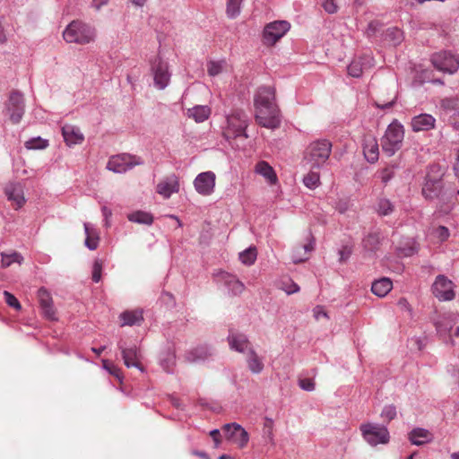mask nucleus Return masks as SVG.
Masks as SVG:
<instances>
[{
	"instance_id": "f257e3e1",
	"label": "nucleus",
	"mask_w": 459,
	"mask_h": 459,
	"mask_svg": "<svg viewBox=\"0 0 459 459\" xmlns=\"http://www.w3.org/2000/svg\"><path fill=\"white\" fill-rule=\"evenodd\" d=\"M444 175V169L440 165L433 164L429 166L421 190L425 199L434 200L444 197L446 195L443 183Z\"/></svg>"
},
{
	"instance_id": "f03ea898",
	"label": "nucleus",
	"mask_w": 459,
	"mask_h": 459,
	"mask_svg": "<svg viewBox=\"0 0 459 459\" xmlns=\"http://www.w3.org/2000/svg\"><path fill=\"white\" fill-rule=\"evenodd\" d=\"M95 37V29L81 21L71 22L63 31V38L67 43L85 45L94 41Z\"/></svg>"
},
{
	"instance_id": "7ed1b4c3",
	"label": "nucleus",
	"mask_w": 459,
	"mask_h": 459,
	"mask_svg": "<svg viewBox=\"0 0 459 459\" xmlns=\"http://www.w3.org/2000/svg\"><path fill=\"white\" fill-rule=\"evenodd\" d=\"M403 139L404 127L397 119H394L381 139L383 152L389 157L393 156L402 148Z\"/></svg>"
},
{
	"instance_id": "20e7f679",
	"label": "nucleus",
	"mask_w": 459,
	"mask_h": 459,
	"mask_svg": "<svg viewBox=\"0 0 459 459\" xmlns=\"http://www.w3.org/2000/svg\"><path fill=\"white\" fill-rule=\"evenodd\" d=\"M332 152V143L326 139L312 142L307 147L304 160L312 168L319 169L329 159Z\"/></svg>"
},
{
	"instance_id": "39448f33",
	"label": "nucleus",
	"mask_w": 459,
	"mask_h": 459,
	"mask_svg": "<svg viewBox=\"0 0 459 459\" xmlns=\"http://www.w3.org/2000/svg\"><path fill=\"white\" fill-rule=\"evenodd\" d=\"M248 125L249 117L247 114L242 109H234L227 116V126L224 131V135L227 138H237L241 136L247 138L248 135L246 133V130Z\"/></svg>"
},
{
	"instance_id": "423d86ee",
	"label": "nucleus",
	"mask_w": 459,
	"mask_h": 459,
	"mask_svg": "<svg viewBox=\"0 0 459 459\" xmlns=\"http://www.w3.org/2000/svg\"><path fill=\"white\" fill-rule=\"evenodd\" d=\"M151 72L153 77L154 87L160 91L166 89L171 78L169 63L157 56L151 62Z\"/></svg>"
},
{
	"instance_id": "0eeeda50",
	"label": "nucleus",
	"mask_w": 459,
	"mask_h": 459,
	"mask_svg": "<svg viewBox=\"0 0 459 459\" xmlns=\"http://www.w3.org/2000/svg\"><path fill=\"white\" fill-rule=\"evenodd\" d=\"M360 431L364 439L372 446L389 442V432L386 427L376 424L366 423L360 426Z\"/></svg>"
},
{
	"instance_id": "6e6552de",
	"label": "nucleus",
	"mask_w": 459,
	"mask_h": 459,
	"mask_svg": "<svg viewBox=\"0 0 459 459\" xmlns=\"http://www.w3.org/2000/svg\"><path fill=\"white\" fill-rule=\"evenodd\" d=\"M143 164V160L142 158L135 155L123 153L112 156L107 163V169L115 173L122 174L133 169L136 165Z\"/></svg>"
},
{
	"instance_id": "1a4fd4ad",
	"label": "nucleus",
	"mask_w": 459,
	"mask_h": 459,
	"mask_svg": "<svg viewBox=\"0 0 459 459\" xmlns=\"http://www.w3.org/2000/svg\"><path fill=\"white\" fill-rule=\"evenodd\" d=\"M255 119L258 125L269 129L281 126V115L278 106L265 107L255 111Z\"/></svg>"
},
{
	"instance_id": "9d476101",
	"label": "nucleus",
	"mask_w": 459,
	"mask_h": 459,
	"mask_svg": "<svg viewBox=\"0 0 459 459\" xmlns=\"http://www.w3.org/2000/svg\"><path fill=\"white\" fill-rule=\"evenodd\" d=\"M431 62L437 70L444 73L454 74L459 68V57L448 51L434 54Z\"/></svg>"
},
{
	"instance_id": "9b49d317",
	"label": "nucleus",
	"mask_w": 459,
	"mask_h": 459,
	"mask_svg": "<svg viewBox=\"0 0 459 459\" xmlns=\"http://www.w3.org/2000/svg\"><path fill=\"white\" fill-rule=\"evenodd\" d=\"M117 347L121 351L122 359L126 367H134L138 368L141 372L144 371L143 367L140 363L142 354L135 344L128 345L125 341L120 340L117 342Z\"/></svg>"
},
{
	"instance_id": "f8f14e48",
	"label": "nucleus",
	"mask_w": 459,
	"mask_h": 459,
	"mask_svg": "<svg viewBox=\"0 0 459 459\" xmlns=\"http://www.w3.org/2000/svg\"><path fill=\"white\" fill-rule=\"evenodd\" d=\"M25 103L23 95L19 91H13L6 103V111L10 120L13 124H18L24 114Z\"/></svg>"
},
{
	"instance_id": "ddd939ff",
	"label": "nucleus",
	"mask_w": 459,
	"mask_h": 459,
	"mask_svg": "<svg viewBox=\"0 0 459 459\" xmlns=\"http://www.w3.org/2000/svg\"><path fill=\"white\" fill-rule=\"evenodd\" d=\"M290 28V24L287 21H274L268 23L264 29V39L265 44H275L289 31Z\"/></svg>"
},
{
	"instance_id": "4468645a",
	"label": "nucleus",
	"mask_w": 459,
	"mask_h": 459,
	"mask_svg": "<svg viewBox=\"0 0 459 459\" xmlns=\"http://www.w3.org/2000/svg\"><path fill=\"white\" fill-rule=\"evenodd\" d=\"M432 292L441 301L452 300L455 296L453 282L445 275L437 276L432 285Z\"/></svg>"
},
{
	"instance_id": "2eb2a0df",
	"label": "nucleus",
	"mask_w": 459,
	"mask_h": 459,
	"mask_svg": "<svg viewBox=\"0 0 459 459\" xmlns=\"http://www.w3.org/2000/svg\"><path fill=\"white\" fill-rule=\"evenodd\" d=\"M222 431L228 440L237 444L239 447L246 446L249 440L248 433L238 423H227L223 425Z\"/></svg>"
},
{
	"instance_id": "dca6fc26",
	"label": "nucleus",
	"mask_w": 459,
	"mask_h": 459,
	"mask_svg": "<svg viewBox=\"0 0 459 459\" xmlns=\"http://www.w3.org/2000/svg\"><path fill=\"white\" fill-rule=\"evenodd\" d=\"M213 276L215 278V281L218 283L224 285L228 289L229 293H230L233 296L241 294L245 290L244 283L240 281L237 278V276L231 273H229L224 271H219L217 273H214Z\"/></svg>"
},
{
	"instance_id": "f3484780",
	"label": "nucleus",
	"mask_w": 459,
	"mask_h": 459,
	"mask_svg": "<svg viewBox=\"0 0 459 459\" xmlns=\"http://www.w3.org/2000/svg\"><path fill=\"white\" fill-rule=\"evenodd\" d=\"M216 176L212 171H205L198 174L194 180L196 192L202 195H210L215 187Z\"/></svg>"
},
{
	"instance_id": "a211bd4d",
	"label": "nucleus",
	"mask_w": 459,
	"mask_h": 459,
	"mask_svg": "<svg viewBox=\"0 0 459 459\" xmlns=\"http://www.w3.org/2000/svg\"><path fill=\"white\" fill-rule=\"evenodd\" d=\"M179 178L176 174L164 177L156 186V192L164 199H169L173 194L179 192Z\"/></svg>"
},
{
	"instance_id": "6ab92c4d",
	"label": "nucleus",
	"mask_w": 459,
	"mask_h": 459,
	"mask_svg": "<svg viewBox=\"0 0 459 459\" xmlns=\"http://www.w3.org/2000/svg\"><path fill=\"white\" fill-rule=\"evenodd\" d=\"M270 106H277L274 88L271 86L259 87L254 96L255 111Z\"/></svg>"
},
{
	"instance_id": "aec40b11",
	"label": "nucleus",
	"mask_w": 459,
	"mask_h": 459,
	"mask_svg": "<svg viewBox=\"0 0 459 459\" xmlns=\"http://www.w3.org/2000/svg\"><path fill=\"white\" fill-rule=\"evenodd\" d=\"M228 342L231 350L243 354H246L254 348L247 336L244 333H230L228 336Z\"/></svg>"
},
{
	"instance_id": "412c9836",
	"label": "nucleus",
	"mask_w": 459,
	"mask_h": 459,
	"mask_svg": "<svg viewBox=\"0 0 459 459\" xmlns=\"http://www.w3.org/2000/svg\"><path fill=\"white\" fill-rule=\"evenodd\" d=\"M8 200L13 202L16 209L22 207L25 204L23 187L19 183H8L4 188Z\"/></svg>"
},
{
	"instance_id": "4be33fe9",
	"label": "nucleus",
	"mask_w": 459,
	"mask_h": 459,
	"mask_svg": "<svg viewBox=\"0 0 459 459\" xmlns=\"http://www.w3.org/2000/svg\"><path fill=\"white\" fill-rule=\"evenodd\" d=\"M213 354L214 350L211 346L204 344L188 351L186 359L189 362H200L208 359Z\"/></svg>"
},
{
	"instance_id": "5701e85b",
	"label": "nucleus",
	"mask_w": 459,
	"mask_h": 459,
	"mask_svg": "<svg viewBox=\"0 0 459 459\" xmlns=\"http://www.w3.org/2000/svg\"><path fill=\"white\" fill-rule=\"evenodd\" d=\"M62 134L68 146L80 144L84 140L83 134L79 127L73 125H65L62 127Z\"/></svg>"
},
{
	"instance_id": "b1692460",
	"label": "nucleus",
	"mask_w": 459,
	"mask_h": 459,
	"mask_svg": "<svg viewBox=\"0 0 459 459\" xmlns=\"http://www.w3.org/2000/svg\"><path fill=\"white\" fill-rule=\"evenodd\" d=\"M373 58L370 56H364L358 59H354L348 66V74L352 77H359L364 69L373 65Z\"/></svg>"
},
{
	"instance_id": "393cba45",
	"label": "nucleus",
	"mask_w": 459,
	"mask_h": 459,
	"mask_svg": "<svg viewBox=\"0 0 459 459\" xmlns=\"http://www.w3.org/2000/svg\"><path fill=\"white\" fill-rule=\"evenodd\" d=\"M436 119L429 114H420L411 119V128L414 132L429 131L434 128Z\"/></svg>"
},
{
	"instance_id": "a878e982",
	"label": "nucleus",
	"mask_w": 459,
	"mask_h": 459,
	"mask_svg": "<svg viewBox=\"0 0 459 459\" xmlns=\"http://www.w3.org/2000/svg\"><path fill=\"white\" fill-rule=\"evenodd\" d=\"M245 355L248 370L252 374H260L264 368V358L258 355L254 348L249 350Z\"/></svg>"
},
{
	"instance_id": "bb28decb",
	"label": "nucleus",
	"mask_w": 459,
	"mask_h": 459,
	"mask_svg": "<svg viewBox=\"0 0 459 459\" xmlns=\"http://www.w3.org/2000/svg\"><path fill=\"white\" fill-rule=\"evenodd\" d=\"M84 233L86 235V238L84 241V245L90 250L97 249L100 241V236L98 230L95 229L93 225L88 222H84Z\"/></svg>"
},
{
	"instance_id": "cd10ccee",
	"label": "nucleus",
	"mask_w": 459,
	"mask_h": 459,
	"mask_svg": "<svg viewBox=\"0 0 459 459\" xmlns=\"http://www.w3.org/2000/svg\"><path fill=\"white\" fill-rule=\"evenodd\" d=\"M432 434L426 429L416 428L409 433L410 441L416 446L424 445L432 440Z\"/></svg>"
},
{
	"instance_id": "c85d7f7f",
	"label": "nucleus",
	"mask_w": 459,
	"mask_h": 459,
	"mask_svg": "<svg viewBox=\"0 0 459 459\" xmlns=\"http://www.w3.org/2000/svg\"><path fill=\"white\" fill-rule=\"evenodd\" d=\"M188 117L193 118L196 123H202L208 119L211 115V108L207 105H196L186 111Z\"/></svg>"
},
{
	"instance_id": "c756f323",
	"label": "nucleus",
	"mask_w": 459,
	"mask_h": 459,
	"mask_svg": "<svg viewBox=\"0 0 459 459\" xmlns=\"http://www.w3.org/2000/svg\"><path fill=\"white\" fill-rule=\"evenodd\" d=\"M255 171L264 177L265 180L271 185H273L277 182V176L273 168L264 160L259 161L255 165Z\"/></svg>"
},
{
	"instance_id": "7c9ffc66",
	"label": "nucleus",
	"mask_w": 459,
	"mask_h": 459,
	"mask_svg": "<svg viewBox=\"0 0 459 459\" xmlns=\"http://www.w3.org/2000/svg\"><path fill=\"white\" fill-rule=\"evenodd\" d=\"M363 152L367 160L374 163L378 160V144L375 138H368L363 144Z\"/></svg>"
},
{
	"instance_id": "2f4dec72",
	"label": "nucleus",
	"mask_w": 459,
	"mask_h": 459,
	"mask_svg": "<svg viewBox=\"0 0 459 459\" xmlns=\"http://www.w3.org/2000/svg\"><path fill=\"white\" fill-rule=\"evenodd\" d=\"M393 288V282L389 278H381L372 283V292L380 298L386 296Z\"/></svg>"
},
{
	"instance_id": "473e14b6",
	"label": "nucleus",
	"mask_w": 459,
	"mask_h": 459,
	"mask_svg": "<svg viewBox=\"0 0 459 459\" xmlns=\"http://www.w3.org/2000/svg\"><path fill=\"white\" fill-rule=\"evenodd\" d=\"M120 319L122 326L140 325L143 321V312L142 310L125 311L120 315Z\"/></svg>"
},
{
	"instance_id": "72a5a7b5",
	"label": "nucleus",
	"mask_w": 459,
	"mask_h": 459,
	"mask_svg": "<svg viewBox=\"0 0 459 459\" xmlns=\"http://www.w3.org/2000/svg\"><path fill=\"white\" fill-rule=\"evenodd\" d=\"M128 220L132 222L151 225L153 222V217L151 213L137 211L134 212L127 216Z\"/></svg>"
},
{
	"instance_id": "f704fd0d",
	"label": "nucleus",
	"mask_w": 459,
	"mask_h": 459,
	"mask_svg": "<svg viewBox=\"0 0 459 459\" xmlns=\"http://www.w3.org/2000/svg\"><path fill=\"white\" fill-rule=\"evenodd\" d=\"M244 0H227L226 14L230 19L237 18L241 13V6Z\"/></svg>"
},
{
	"instance_id": "c9c22d12",
	"label": "nucleus",
	"mask_w": 459,
	"mask_h": 459,
	"mask_svg": "<svg viewBox=\"0 0 459 459\" xmlns=\"http://www.w3.org/2000/svg\"><path fill=\"white\" fill-rule=\"evenodd\" d=\"M1 256H2V260H1L2 267H4V268L9 267L13 263H17V264H21L23 261L22 255L20 253L15 252V251L12 252L10 254L1 253Z\"/></svg>"
},
{
	"instance_id": "e433bc0d",
	"label": "nucleus",
	"mask_w": 459,
	"mask_h": 459,
	"mask_svg": "<svg viewBox=\"0 0 459 459\" xmlns=\"http://www.w3.org/2000/svg\"><path fill=\"white\" fill-rule=\"evenodd\" d=\"M256 256L257 252L255 247H249L239 253V260L246 265H252L255 262Z\"/></svg>"
},
{
	"instance_id": "4c0bfd02",
	"label": "nucleus",
	"mask_w": 459,
	"mask_h": 459,
	"mask_svg": "<svg viewBox=\"0 0 459 459\" xmlns=\"http://www.w3.org/2000/svg\"><path fill=\"white\" fill-rule=\"evenodd\" d=\"M304 185L310 188L315 189L319 186L320 183V176L316 171L308 172L303 178Z\"/></svg>"
},
{
	"instance_id": "58836bf2",
	"label": "nucleus",
	"mask_w": 459,
	"mask_h": 459,
	"mask_svg": "<svg viewBox=\"0 0 459 459\" xmlns=\"http://www.w3.org/2000/svg\"><path fill=\"white\" fill-rule=\"evenodd\" d=\"M226 66V62L221 61H210L207 64V72L210 76H216L221 74Z\"/></svg>"
},
{
	"instance_id": "ea45409f",
	"label": "nucleus",
	"mask_w": 459,
	"mask_h": 459,
	"mask_svg": "<svg viewBox=\"0 0 459 459\" xmlns=\"http://www.w3.org/2000/svg\"><path fill=\"white\" fill-rule=\"evenodd\" d=\"M377 211L381 216L389 215L394 211V204L388 199L382 198L377 203Z\"/></svg>"
},
{
	"instance_id": "a19ab883",
	"label": "nucleus",
	"mask_w": 459,
	"mask_h": 459,
	"mask_svg": "<svg viewBox=\"0 0 459 459\" xmlns=\"http://www.w3.org/2000/svg\"><path fill=\"white\" fill-rule=\"evenodd\" d=\"M24 145L29 150H42L48 147V143L39 136L26 141Z\"/></svg>"
},
{
	"instance_id": "79ce46f5",
	"label": "nucleus",
	"mask_w": 459,
	"mask_h": 459,
	"mask_svg": "<svg viewBox=\"0 0 459 459\" xmlns=\"http://www.w3.org/2000/svg\"><path fill=\"white\" fill-rule=\"evenodd\" d=\"M386 38L394 44V45H399L403 39V35L401 30L398 28L393 27L389 28L386 30Z\"/></svg>"
},
{
	"instance_id": "37998d69",
	"label": "nucleus",
	"mask_w": 459,
	"mask_h": 459,
	"mask_svg": "<svg viewBox=\"0 0 459 459\" xmlns=\"http://www.w3.org/2000/svg\"><path fill=\"white\" fill-rule=\"evenodd\" d=\"M378 244H379V236L377 233H369L363 239L364 247L370 251L376 249Z\"/></svg>"
},
{
	"instance_id": "c03bdc74",
	"label": "nucleus",
	"mask_w": 459,
	"mask_h": 459,
	"mask_svg": "<svg viewBox=\"0 0 459 459\" xmlns=\"http://www.w3.org/2000/svg\"><path fill=\"white\" fill-rule=\"evenodd\" d=\"M432 235L438 242L442 243L448 239L450 236V231L445 226H438L437 229L433 230Z\"/></svg>"
},
{
	"instance_id": "a18cd8bd",
	"label": "nucleus",
	"mask_w": 459,
	"mask_h": 459,
	"mask_svg": "<svg viewBox=\"0 0 459 459\" xmlns=\"http://www.w3.org/2000/svg\"><path fill=\"white\" fill-rule=\"evenodd\" d=\"M38 298L40 307L51 305L53 303L50 293L44 288H41L38 291Z\"/></svg>"
},
{
	"instance_id": "49530a36",
	"label": "nucleus",
	"mask_w": 459,
	"mask_h": 459,
	"mask_svg": "<svg viewBox=\"0 0 459 459\" xmlns=\"http://www.w3.org/2000/svg\"><path fill=\"white\" fill-rule=\"evenodd\" d=\"M396 408L392 404L385 406L381 412V417L387 421H391L392 420H394L396 417Z\"/></svg>"
},
{
	"instance_id": "de8ad7c7",
	"label": "nucleus",
	"mask_w": 459,
	"mask_h": 459,
	"mask_svg": "<svg viewBox=\"0 0 459 459\" xmlns=\"http://www.w3.org/2000/svg\"><path fill=\"white\" fill-rule=\"evenodd\" d=\"M101 362L104 369H106L110 375H113L117 378L121 379L120 369L117 366L110 363L108 359H102Z\"/></svg>"
},
{
	"instance_id": "09e8293b",
	"label": "nucleus",
	"mask_w": 459,
	"mask_h": 459,
	"mask_svg": "<svg viewBox=\"0 0 459 459\" xmlns=\"http://www.w3.org/2000/svg\"><path fill=\"white\" fill-rule=\"evenodd\" d=\"M4 300L5 302L12 307L15 308L16 310H20L22 308V306L19 302V300L9 291L4 290Z\"/></svg>"
},
{
	"instance_id": "8fccbe9b",
	"label": "nucleus",
	"mask_w": 459,
	"mask_h": 459,
	"mask_svg": "<svg viewBox=\"0 0 459 459\" xmlns=\"http://www.w3.org/2000/svg\"><path fill=\"white\" fill-rule=\"evenodd\" d=\"M282 290H284L288 295L294 294L299 291V285L291 280L288 281H283L281 286Z\"/></svg>"
},
{
	"instance_id": "3c124183",
	"label": "nucleus",
	"mask_w": 459,
	"mask_h": 459,
	"mask_svg": "<svg viewBox=\"0 0 459 459\" xmlns=\"http://www.w3.org/2000/svg\"><path fill=\"white\" fill-rule=\"evenodd\" d=\"M102 264L100 261H95L92 269V281L99 282L101 279Z\"/></svg>"
},
{
	"instance_id": "603ef678",
	"label": "nucleus",
	"mask_w": 459,
	"mask_h": 459,
	"mask_svg": "<svg viewBox=\"0 0 459 459\" xmlns=\"http://www.w3.org/2000/svg\"><path fill=\"white\" fill-rule=\"evenodd\" d=\"M40 308H41L43 316L46 318L52 320V321L56 319V310L54 308L53 303L51 305L45 306Z\"/></svg>"
},
{
	"instance_id": "864d4df0",
	"label": "nucleus",
	"mask_w": 459,
	"mask_h": 459,
	"mask_svg": "<svg viewBox=\"0 0 459 459\" xmlns=\"http://www.w3.org/2000/svg\"><path fill=\"white\" fill-rule=\"evenodd\" d=\"M299 385L305 391L311 392L315 390V383L310 378H302L299 380Z\"/></svg>"
},
{
	"instance_id": "5fc2aeb1",
	"label": "nucleus",
	"mask_w": 459,
	"mask_h": 459,
	"mask_svg": "<svg viewBox=\"0 0 459 459\" xmlns=\"http://www.w3.org/2000/svg\"><path fill=\"white\" fill-rule=\"evenodd\" d=\"M323 7L328 13H334L338 9L334 0H325Z\"/></svg>"
},
{
	"instance_id": "6e6d98bb",
	"label": "nucleus",
	"mask_w": 459,
	"mask_h": 459,
	"mask_svg": "<svg viewBox=\"0 0 459 459\" xmlns=\"http://www.w3.org/2000/svg\"><path fill=\"white\" fill-rule=\"evenodd\" d=\"M394 177V171L392 169L385 168L380 173V178L383 183L386 184Z\"/></svg>"
},
{
	"instance_id": "4d7b16f0",
	"label": "nucleus",
	"mask_w": 459,
	"mask_h": 459,
	"mask_svg": "<svg viewBox=\"0 0 459 459\" xmlns=\"http://www.w3.org/2000/svg\"><path fill=\"white\" fill-rule=\"evenodd\" d=\"M313 315L316 320H320L321 318H328V315L326 311H325L324 307L321 306H316L313 309Z\"/></svg>"
},
{
	"instance_id": "13d9d810",
	"label": "nucleus",
	"mask_w": 459,
	"mask_h": 459,
	"mask_svg": "<svg viewBox=\"0 0 459 459\" xmlns=\"http://www.w3.org/2000/svg\"><path fill=\"white\" fill-rule=\"evenodd\" d=\"M101 212H102V214H103V217H104V221H105V226L106 227H109V218L111 217L112 215V212L109 208H108L107 206H103L101 208Z\"/></svg>"
},
{
	"instance_id": "bf43d9fd",
	"label": "nucleus",
	"mask_w": 459,
	"mask_h": 459,
	"mask_svg": "<svg viewBox=\"0 0 459 459\" xmlns=\"http://www.w3.org/2000/svg\"><path fill=\"white\" fill-rule=\"evenodd\" d=\"M449 123L452 125V126L459 130V112H455L450 117H449Z\"/></svg>"
},
{
	"instance_id": "052dcab7",
	"label": "nucleus",
	"mask_w": 459,
	"mask_h": 459,
	"mask_svg": "<svg viewBox=\"0 0 459 459\" xmlns=\"http://www.w3.org/2000/svg\"><path fill=\"white\" fill-rule=\"evenodd\" d=\"M210 436L214 440V442L216 444V446H218V445L220 444V436H221L220 430L219 429H212V430H211L210 431Z\"/></svg>"
},
{
	"instance_id": "680f3d73",
	"label": "nucleus",
	"mask_w": 459,
	"mask_h": 459,
	"mask_svg": "<svg viewBox=\"0 0 459 459\" xmlns=\"http://www.w3.org/2000/svg\"><path fill=\"white\" fill-rule=\"evenodd\" d=\"M454 171H455V175L456 176L457 178H459V151L457 152V154H456V159H455V161L454 163Z\"/></svg>"
},
{
	"instance_id": "e2e57ef3",
	"label": "nucleus",
	"mask_w": 459,
	"mask_h": 459,
	"mask_svg": "<svg viewBox=\"0 0 459 459\" xmlns=\"http://www.w3.org/2000/svg\"><path fill=\"white\" fill-rule=\"evenodd\" d=\"M108 0H92V5L97 9H100L101 6L107 4Z\"/></svg>"
},
{
	"instance_id": "0e129e2a",
	"label": "nucleus",
	"mask_w": 459,
	"mask_h": 459,
	"mask_svg": "<svg viewBox=\"0 0 459 459\" xmlns=\"http://www.w3.org/2000/svg\"><path fill=\"white\" fill-rule=\"evenodd\" d=\"M314 246H315V242H314V238H312L307 244H305L303 246V249L305 250L306 253L311 252L314 249Z\"/></svg>"
},
{
	"instance_id": "69168bd1",
	"label": "nucleus",
	"mask_w": 459,
	"mask_h": 459,
	"mask_svg": "<svg viewBox=\"0 0 459 459\" xmlns=\"http://www.w3.org/2000/svg\"><path fill=\"white\" fill-rule=\"evenodd\" d=\"M161 298L166 302L174 303L173 296L169 292H163Z\"/></svg>"
},
{
	"instance_id": "338daca9",
	"label": "nucleus",
	"mask_w": 459,
	"mask_h": 459,
	"mask_svg": "<svg viewBox=\"0 0 459 459\" xmlns=\"http://www.w3.org/2000/svg\"><path fill=\"white\" fill-rule=\"evenodd\" d=\"M394 104V100L385 103V104H379V103H377V106L379 108H382V109H385V108H389L391 107H393V105Z\"/></svg>"
},
{
	"instance_id": "774afa93",
	"label": "nucleus",
	"mask_w": 459,
	"mask_h": 459,
	"mask_svg": "<svg viewBox=\"0 0 459 459\" xmlns=\"http://www.w3.org/2000/svg\"><path fill=\"white\" fill-rule=\"evenodd\" d=\"M194 454L204 459H210L205 452L195 451Z\"/></svg>"
}]
</instances>
